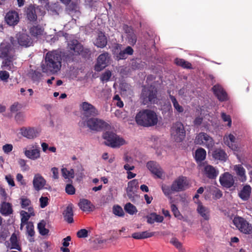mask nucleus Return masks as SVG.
Segmentation results:
<instances>
[{
	"mask_svg": "<svg viewBox=\"0 0 252 252\" xmlns=\"http://www.w3.org/2000/svg\"><path fill=\"white\" fill-rule=\"evenodd\" d=\"M62 66V57L57 51L47 52L45 55V63L41 66L43 72L54 74L57 73Z\"/></svg>",
	"mask_w": 252,
	"mask_h": 252,
	"instance_id": "f257e3e1",
	"label": "nucleus"
},
{
	"mask_svg": "<svg viewBox=\"0 0 252 252\" xmlns=\"http://www.w3.org/2000/svg\"><path fill=\"white\" fill-rule=\"evenodd\" d=\"M188 186L189 182L187 177L181 175L173 182L171 186L162 185L161 189L164 194L172 201L171 196L172 193L184 191L188 189Z\"/></svg>",
	"mask_w": 252,
	"mask_h": 252,
	"instance_id": "f03ea898",
	"label": "nucleus"
},
{
	"mask_svg": "<svg viewBox=\"0 0 252 252\" xmlns=\"http://www.w3.org/2000/svg\"><path fill=\"white\" fill-rule=\"evenodd\" d=\"M135 120L138 126L150 127L157 124L158 118L156 113L154 111L150 109H143L137 113Z\"/></svg>",
	"mask_w": 252,
	"mask_h": 252,
	"instance_id": "7ed1b4c3",
	"label": "nucleus"
},
{
	"mask_svg": "<svg viewBox=\"0 0 252 252\" xmlns=\"http://www.w3.org/2000/svg\"><path fill=\"white\" fill-rule=\"evenodd\" d=\"M140 99L144 105L155 104L158 102V89L154 85L144 86L140 94Z\"/></svg>",
	"mask_w": 252,
	"mask_h": 252,
	"instance_id": "20e7f679",
	"label": "nucleus"
},
{
	"mask_svg": "<svg viewBox=\"0 0 252 252\" xmlns=\"http://www.w3.org/2000/svg\"><path fill=\"white\" fill-rule=\"evenodd\" d=\"M68 51L75 55H80L84 58H89L91 55V51L84 48L83 45L76 39L70 40L67 43Z\"/></svg>",
	"mask_w": 252,
	"mask_h": 252,
	"instance_id": "39448f33",
	"label": "nucleus"
},
{
	"mask_svg": "<svg viewBox=\"0 0 252 252\" xmlns=\"http://www.w3.org/2000/svg\"><path fill=\"white\" fill-rule=\"evenodd\" d=\"M170 132L172 138L176 142L183 141L186 137V130L181 122H176L173 124Z\"/></svg>",
	"mask_w": 252,
	"mask_h": 252,
	"instance_id": "423d86ee",
	"label": "nucleus"
},
{
	"mask_svg": "<svg viewBox=\"0 0 252 252\" xmlns=\"http://www.w3.org/2000/svg\"><path fill=\"white\" fill-rule=\"evenodd\" d=\"M86 123L90 129L96 131L106 130L110 127V125L103 120L95 118L87 119Z\"/></svg>",
	"mask_w": 252,
	"mask_h": 252,
	"instance_id": "0eeeda50",
	"label": "nucleus"
},
{
	"mask_svg": "<svg viewBox=\"0 0 252 252\" xmlns=\"http://www.w3.org/2000/svg\"><path fill=\"white\" fill-rule=\"evenodd\" d=\"M102 137L106 140L105 144L112 148L119 147L125 143L123 138L119 137L113 132L106 131L103 133Z\"/></svg>",
	"mask_w": 252,
	"mask_h": 252,
	"instance_id": "6e6552de",
	"label": "nucleus"
},
{
	"mask_svg": "<svg viewBox=\"0 0 252 252\" xmlns=\"http://www.w3.org/2000/svg\"><path fill=\"white\" fill-rule=\"evenodd\" d=\"M233 223L241 232L246 234H252V225L244 218L235 217L233 220Z\"/></svg>",
	"mask_w": 252,
	"mask_h": 252,
	"instance_id": "1a4fd4ad",
	"label": "nucleus"
},
{
	"mask_svg": "<svg viewBox=\"0 0 252 252\" xmlns=\"http://www.w3.org/2000/svg\"><path fill=\"white\" fill-rule=\"evenodd\" d=\"M195 143L196 144L202 145L208 149L213 148L215 145L213 138L205 132H200L195 137Z\"/></svg>",
	"mask_w": 252,
	"mask_h": 252,
	"instance_id": "9d476101",
	"label": "nucleus"
},
{
	"mask_svg": "<svg viewBox=\"0 0 252 252\" xmlns=\"http://www.w3.org/2000/svg\"><path fill=\"white\" fill-rule=\"evenodd\" d=\"M80 108L82 111V114L84 117L88 119L90 117H94L98 115V111L92 104L85 101L80 105Z\"/></svg>",
	"mask_w": 252,
	"mask_h": 252,
	"instance_id": "9b49d317",
	"label": "nucleus"
},
{
	"mask_svg": "<svg viewBox=\"0 0 252 252\" xmlns=\"http://www.w3.org/2000/svg\"><path fill=\"white\" fill-rule=\"evenodd\" d=\"M38 12H40V8L38 6H36L31 4L27 6L25 9V14L28 20L32 23L36 22Z\"/></svg>",
	"mask_w": 252,
	"mask_h": 252,
	"instance_id": "f8f14e48",
	"label": "nucleus"
},
{
	"mask_svg": "<svg viewBox=\"0 0 252 252\" xmlns=\"http://www.w3.org/2000/svg\"><path fill=\"white\" fill-rule=\"evenodd\" d=\"M110 57L108 52H104L101 54L97 59L96 63L94 66V69L96 71H100L105 68L108 64Z\"/></svg>",
	"mask_w": 252,
	"mask_h": 252,
	"instance_id": "ddd939ff",
	"label": "nucleus"
},
{
	"mask_svg": "<svg viewBox=\"0 0 252 252\" xmlns=\"http://www.w3.org/2000/svg\"><path fill=\"white\" fill-rule=\"evenodd\" d=\"M0 57L1 58L16 59L15 50L11 48L9 44H1L0 45Z\"/></svg>",
	"mask_w": 252,
	"mask_h": 252,
	"instance_id": "4468645a",
	"label": "nucleus"
},
{
	"mask_svg": "<svg viewBox=\"0 0 252 252\" xmlns=\"http://www.w3.org/2000/svg\"><path fill=\"white\" fill-rule=\"evenodd\" d=\"M212 90L219 101L222 102L228 99L226 92L220 85L218 84L214 85Z\"/></svg>",
	"mask_w": 252,
	"mask_h": 252,
	"instance_id": "2eb2a0df",
	"label": "nucleus"
},
{
	"mask_svg": "<svg viewBox=\"0 0 252 252\" xmlns=\"http://www.w3.org/2000/svg\"><path fill=\"white\" fill-rule=\"evenodd\" d=\"M16 38L19 45L24 47H28L32 44L31 37L24 33H19L16 35Z\"/></svg>",
	"mask_w": 252,
	"mask_h": 252,
	"instance_id": "dca6fc26",
	"label": "nucleus"
},
{
	"mask_svg": "<svg viewBox=\"0 0 252 252\" xmlns=\"http://www.w3.org/2000/svg\"><path fill=\"white\" fill-rule=\"evenodd\" d=\"M220 182L223 187L227 188L232 187L234 184L233 176L228 172L224 173L220 177Z\"/></svg>",
	"mask_w": 252,
	"mask_h": 252,
	"instance_id": "f3484780",
	"label": "nucleus"
},
{
	"mask_svg": "<svg viewBox=\"0 0 252 252\" xmlns=\"http://www.w3.org/2000/svg\"><path fill=\"white\" fill-rule=\"evenodd\" d=\"M5 21L10 26L16 25L19 22L18 13L15 11H9L5 15Z\"/></svg>",
	"mask_w": 252,
	"mask_h": 252,
	"instance_id": "a211bd4d",
	"label": "nucleus"
},
{
	"mask_svg": "<svg viewBox=\"0 0 252 252\" xmlns=\"http://www.w3.org/2000/svg\"><path fill=\"white\" fill-rule=\"evenodd\" d=\"M146 166L151 173L157 176L158 178H161L163 174L162 170L159 164L156 162L154 161H148Z\"/></svg>",
	"mask_w": 252,
	"mask_h": 252,
	"instance_id": "6ab92c4d",
	"label": "nucleus"
},
{
	"mask_svg": "<svg viewBox=\"0 0 252 252\" xmlns=\"http://www.w3.org/2000/svg\"><path fill=\"white\" fill-rule=\"evenodd\" d=\"M73 205L72 203L69 204L63 212V216L64 220L68 223L73 222Z\"/></svg>",
	"mask_w": 252,
	"mask_h": 252,
	"instance_id": "aec40b11",
	"label": "nucleus"
},
{
	"mask_svg": "<svg viewBox=\"0 0 252 252\" xmlns=\"http://www.w3.org/2000/svg\"><path fill=\"white\" fill-rule=\"evenodd\" d=\"M46 180L39 174L34 175L32 181L34 189L36 191L42 189L46 184Z\"/></svg>",
	"mask_w": 252,
	"mask_h": 252,
	"instance_id": "412c9836",
	"label": "nucleus"
},
{
	"mask_svg": "<svg viewBox=\"0 0 252 252\" xmlns=\"http://www.w3.org/2000/svg\"><path fill=\"white\" fill-rule=\"evenodd\" d=\"M138 189V181L136 179L130 181L127 184V187L126 189V192L129 198L133 197L135 192Z\"/></svg>",
	"mask_w": 252,
	"mask_h": 252,
	"instance_id": "4be33fe9",
	"label": "nucleus"
},
{
	"mask_svg": "<svg viewBox=\"0 0 252 252\" xmlns=\"http://www.w3.org/2000/svg\"><path fill=\"white\" fill-rule=\"evenodd\" d=\"M21 133L23 136L28 139H33L38 134L37 129L33 127H22L21 128Z\"/></svg>",
	"mask_w": 252,
	"mask_h": 252,
	"instance_id": "5701e85b",
	"label": "nucleus"
},
{
	"mask_svg": "<svg viewBox=\"0 0 252 252\" xmlns=\"http://www.w3.org/2000/svg\"><path fill=\"white\" fill-rule=\"evenodd\" d=\"M197 212L206 220L210 219V210L208 208L203 205L202 203L198 201Z\"/></svg>",
	"mask_w": 252,
	"mask_h": 252,
	"instance_id": "b1692460",
	"label": "nucleus"
},
{
	"mask_svg": "<svg viewBox=\"0 0 252 252\" xmlns=\"http://www.w3.org/2000/svg\"><path fill=\"white\" fill-rule=\"evenodd\" d=\"M212 157L215 160L225 161L227 159V155L223 149H215L212 152Z\"/></svg>",
	"mask_w": 252,
	"mask_h": 252,
	"instance_id": "393cba45",
	"label": "nucleus"
},
{
	"mask_svg": "<svg viewBox=\"0 0 252 252\" xmlns=\"http://www.w3.org/2000/svg\"><path fill=\"white\" fill-rule=\"evenodd\" d=\"M203 172L207 178L211 179H216L219 174L215 168L211 165L205 166Z\"/></svg>",
	"mask_w": 252,
	"mask_h": 252,
	"instance_id": "a878e982",
	"label": "nucleus"
},
{
	"mask_svg": "<svg viewBox=\"0 0 252 252\" xmlns=\"http://www.w3.org/2000/svg\"><path fill=\"white\" fill-rule=\"evenodd\" d=\"M234 170L241 182H245L247 180L246 171L241 164L236 165L234 167Z\"/></svg>",
	"mask_w": 252,
	"mask_h": 252,
	"instance_id": "bb28decb",
	"label": "nucleus"
},
{
	"mask_svg": "<svg viewBox=\"0 0 252 252\" xmlns=\"http://www.w3.org/2000/svg\"><path fill=\"white\" fill-rule=\"evenodd\" d=\"M24 154L28 158L31 159H37L40 157L39 148L37 147L32 150H26L24 151Z\"/></svg>",
	"mask_w": 252,
	"mask_h": 252,
	"instance_id": "cd10ccee",
	"label": "nucleus"
},
{
	"mask_svg": "<svg viewBox=\"0 0 252 252\" xmlns=\"http://www.w3.org/2000/svg\"><path fill=\"white\" fill-rule=\"evenodd\" d=\"M133 49L130 46H127L124 50H121L118 54H116V59L117 60L126 59L128 55H133Z\"/></svg>",
	"mask_w": 252,
	"mask_h": 252,
	"instance_id": "c85d7f7f",
	"label": "nucleus"
},
{
	"mask_svg": "<svg viewBox=\"0 0 252 252\" xmlns=\"http://www.w3.org/2000/svg\"><path fill=\"white\" fill-rule=\"evenodd\" d=\"M107 44V39L104 33L100 32L95 41L94 45L97 47L103 48Z\"/></svg>",
	"mask_w": 252,
	"mask_h": 252,
	"instance_id": "c756f323",
	"label": "nucleus"
},
{
	"mask_svg": "<svg viewBox=\"0 0 252 252\" xmlns=\"http://www.w3.org/2000/svg\"><path fill=\"white\" fill-rule=\"evenodd\" d=\"M78 206L80 209L84 212H90L92 211L94 205L91 202L86 199H80Z\"/></svg>",
	"mask_w": 252,
	"mask_h": 252,
	"instance_id": "7c9ffc66",
	"label": "nucleus"
},
{
	"mask_svg": "<svg viewBox=\"0 0 252 252\" xmlns=\"http://www.w3.org/2000/svg\"><path fill=\"white\" fill-rule=\"evenodd\" d=\"M0 213L3 216H9L13 213L12 205L10 203L3 202L0 208Z\"/></svg>",
	"mask_w": 252,
	"mask_h": 252,
	"instance_id": "2f4dec72",
	"label": "nucleus"
},
{
	"mask_svg": "<svg viewBox=\"0 0 252 252\" xmlns=\"http://www.w3.org/2000/svg\"><path fill=\"white\" fill-rule=\"evenodd\" d=\"M251 187L250 185H245L239 193V196L243 200L246 201L249 199L251 193Z\"/></svg>",
	"mask_w": 252,
	"mask_h": 252,
	"instance_id": "473e14b6",
	"label": "nucleus"
},
{
	"mask_svg": "<svg viewBox=\"0 0 252 252\" xmlns=\"http://www.w3.org/2000/svg\"><path fill=\"white\" fill-rule=\"evenodd\" d=\"M26 233L28 235V239L31 242L34 241V236L35 231L34 230V225L32 222L29 221L27 223L26 226Z\"/></svg>",
	"mask_w": 252,
	"mask_h": 252,
	"instance_id": "72a5a7b5",
	"label": "nucleus"
},
{
	"mask_svg": "<svg viewBox=\"0 0 252 252\" xmlns=\"http://www.w3.org/2000/svg\"><path fill=\"white\" fill-rule=\"evenodd\" d=\"M206 157V152L202 148H198L195 153V159L197 162L203 161Z\"/></svg>",
	"mask_w": 252,
	"mask_h": 252,
	"instance_id": "f704fd0d",
	"label": "nucleus"
},
{
	"mask_svg": "<svg viewBox=\"0 0 252 252\" xmlns=\"http://www.w3.org/2000/svg\"><path fill=\"white\" fill-rule=\"evenodd\" d=\"M10 249H16L19 251H22V248L18 241L17 237L15 233H13L10 238Z\"/></svg>",
	"mask_w": 252,
	"mask_h": 252,
	"instance_id": "c9c22d12",
	"label": "nucleus"
},
{
	"mask_svg": "<svg viewBox=\"0 0 252 252\" xmlns=\"http://www.w3.org/2000/svg\"><path fill=\"white\" fill-rule=\"evenodd\" d=\"M28 76L32 79L34 82H39L42 77V74L39 71L31 69L29 70Z\"/></svg>",
	"mask_w": 252,
	"mask_h": 252,
	"instance_id": "e433bc0d",
	"label": "nucleus"
},
{
	"mask_svg": "<svg viewBox=\"0 0 252 252\" xmlns=\"http://www.w3.org/2000/svg\"><path fill=\"white\" fill-rule=\"evenodd\" d=\"M43 30L40 25H36L32 27L30 29V32L32 36L37 37L42 34Z\"/></svg>",
	"mask_w": 252,
	"mask_h": 252,
	"instance_id": "4c0bfd02",
	"label": "nucleus"
},
{
	"mask_svg": "<svg viewBox=\"0 0 252 252\" xmlns=\"http://www.w3.org/2000/svg\"><path fill=\"white\" fill-rule=\"evenodd\" d=\"M175 63L184 68L190 69L192 68L191 64L188 61L182 59L176 58L175 60Z\"/></svg>",
	"mask_w": 252,
	"mask_h": 252,
	"instance_id": "58836bf2",
	"label": "nucleus"
},
{
	"mask_svg": "<svg viewBox=\"0 0 252 252\" xmlns=\"http://www.w3.org/2000/svg\"><path fill=\"white\" fill-rule=\"evenodd\" d=\"M126 32L127 33V39L128 43L131 45H134L135 44L137 41V37L136 34L134 33V32L131 30H126Z\"/></svg>",
	"mask_w": 252,
	"mask_h": 252,
	"instance_id": "ea45409f",
	"label": "nucleus"
},
{
	"mask_svg": "<svg viewBox=\"0 0 252 252\" xmlns=\"http://www.w3.org/2000/svg\"><path fill=\"white\" fill-rule=\"evenodd\" d=\"M169 98L173 103L175 109L176 110L178 113H182L184 110V108L179 104L175 97L170 94Z\"/></svg>",
	"mask_w": 252,
	"mask_h": 252,
	"instance_id": "a19ab883",
	"label": "nucleus"
},
{
	"mask_svg": "<svg viewBox=\"0 0 252 252\" xmlns=\"http://www.w3.org/2000/svg\"><path fill=\"white\" fill-rule=\"evenodd\" d=\"M46 222L44 220H42L37 224V228L39 233L43 236L48 234L49 230L45 228Z\"/></svg>",
	"mask_w": 252,
	"mask_h": 252,
	"instance_id": "79ce46f5",
	"label": "nucleus"
},
{
	"mask_svg": "<svg viewBox=\"0 0 252 252\" xmlns=\"http://www.w3.org/2000/svg\"><path fill=\"white\" fill-rule=\"evenodd\" d=\"M3 59L4 60L2 63V67L6 69L11 70L13 66V62L16 59H10V58H5Z\"/></svg>",
	"mask_w": 252,
	"mask_h": 252,
	"instance_id": "37998d69",
	"label": "nucleus"
},
{
	"mask_svg": "<svg viewBox=\"0 0 252 252\" xmlns=\"http://www.w3.org/2000/svg\"><path fill=\"white\" fill-rule=\"evenodd\" d=\"M66 10L68 13L70 15L79 12V7L77 4L74 2H72L69 4L67 6Z\"/></svg>",
	"mask_w": 252,
	"mask_h": 252,
	"instance_id": "c03bdc74",
	"label": "nucleus"
},
{
	"mask_svg": "<svg viewBox=\"0 0 252 252\" xmlns=\"http://www.w3.org/2000/svg\"><path fill=\"white\" fill-rule=\"evenodd\" d=\"M170 200V204H171V211L175 216V218H177L178 220H182L183 219V216L182 215V214L180 213V211H179L176 205L173 204V200H172V201L171 200Z\"/></svg>",
	"mask_w": 252,
	"mask_h": 252,
	"instance_id": "a18cd8bd",
	"label": "nucleus"
},
{
	"mask_svg": "<svg viewBox=\"0 0 252 252\" xmlns=\"http://www.w3.org/2000/svg\"><path fill=\"white\" fill-rule=\"evenodd\" d=\"M62 173L63 176L65 179L73 178L74 177V172L72 169L68 170L66 168H63L62 169Z\"/></svg>",
	"mask_w": 252,
	"mask_h": 252,
	"instance_id": "49530a36",
	"label": "nucleus"
},
{
	"mask_svg": "<svg viewBox=\"0 0 252 252\" xmlns=\"http://www.w3.org/2000/svg\"><path fill=\"white\" fill-rule=\"evenodd\" d=\"M124 209L130 215H133L137 212L136 207L131 203H126L124 207Z\"/></svg>",
	"mask_w": 252,
	"mask_h": 252,
	"instance_id": "de8ad7c7",
	"label": "nucleus"
},
{
	"mask_svg": "<svg viewBox=\"0 0 252 252\" xmlns=\"http://www.w3.org/2000/svg\"><path fill=\"white\" fill-rule=\"evenodd\" d=\"M113 213L116 216L123 217L125 215L122 208L119 205H115L113 207Z\"/></svg>",
	"mask_w": 252,
	"mask_h": 252,
	"instance_id": "09e8293b",
	"label": "nucleus"
},
{
	"mask_svg": "<svg viewBox=\"0 0 252 252\" xmlns=\"http://www.w3.org/2000/svg\"><path fill=\"white\" fill-rule=\"evenodd\" d=\"M111 76V72L110 70H107L102 74L100 79L101 81L102 82H107L109 81Z\"/></svg>",
	"mask_w": 252,
	"mask_h": 252,
	"instance_id": "8fccbe9b",
	"label": "nucleus"
},
{
	"mask_svg": "<svg viewBox=\"0 0 252 252\" xmlns=\"http://www.w3.org/2000/svg\"><path fill=\"white\" fill-rule=\"evenodd\" d=\"M21 215L22 216L21 218V224L22 223H27L30 218L31 217V215H30L28 213L25 211H22L21 212ZM22 227V225L21 226Z\"/></svg>",
	"mask_w": 252,
	"mask_h": 252,
	"instance_id": "3c124183",
	"label": "nucleus"
},
{
	"mask_svg": "<svg viewBox=\"0 0 252 252\" xmlns=\"http://www.w3.org/2000/svg\"><path fill=\"white\" fill-rule=\"evenodd\" d=\"M25 115L24 113L19 112L15 116V119L18 124H22L25 121Z\"/></svg>",
	"mask_w": 252,
	"mask_h": 252,
	"instance_id": "603ef678",
	"label": "nucleus"
},
{
	"mask_svg": "<svg viewBox=\"0 0 252 252\" xmlns=\"http://www.w3.org/2000/svg\"><path fill=\"white\" fill-rule=\"evenodd\" d=\"M113 101L115 102V104L117 107L119 108H122L124 106V103L122 101L119 95H115L113 97Z\"/></svg>",
	"mask_w": 252,
	"mask_h": 252,
	"instance_id": "864d4df0",
	"label": "nucleus"
},
{
	"mask_svg": "<svg viewBox=\"0 0 252 252\" xmlns=\"http://www.w3.org/2000/svg\"><path fill=\"white\" fill-rule=\"evenodd\" d=\"M89 231L86 229H81L77 232V236L79 238H85L88 236Z\"/></svg>",
	"mask_w": 252,
	"mask_h": 252,
	"instance_id": "5fc2aeb1",
	"label": "nucleus"
},
{
	"mask_svg": "<svg viewBox=\"0 0 252 252\" xmlns=\"http://www.w3.org/2000/svg\"><path fill=\"white\" fill-rule=\"evenodd\" d=\"M65 190L66 193L69 195H73L75 193V189L74 186L70 184H67L65 187Z\"/></svg>",
	"mask_w": 252,
	"mask_h": 252,
	"instance_id": "6e6d98bb",
	"label": "nucleus"
},
{
	"mask_svg": "<svg viewBox=\"0 0 252 252\" xmlns=\"http://www.w3.org/2000/svg\"><path fill=\"white\" fill-rule=\"evenodd\" d=\"M31 203V200L26 197H22L21 198V205L22 208H26L30 206Z\"/></svg>",
	"mask_w": 252,
	"mask_h": 252,
	"instance_id": "4d7b16f0",
	"label": "nucleus"
},
{
	"mask_svg": "<svg viewBox=\"0 0 252 252\" xmlns=\"http://www.w3.org/2000/svg\"><path fill=\"white\" fill-rule=\"evenodd\" d=\"M49 199L47 197L41 196L39 198L40 206L42 208L46 207L48 204Z\"/></svg>",
	"mask_w": 252,
	"mask_h": 252,
	"instance_id": "13d9d810",
	"label": "nucleus"
},
{
	"mask_svg": "<svg viewBox=\"0 0 252 252\" xmlns=\"http://www.w3.org/2000/svg\"><path fill=\"white\" fill-rule=\"evenodd\" d=\"M22 108V105L18 102H15L10 107V111L11 112H15Z\"/></svg>",
	"mask_w": 252,
	"mask_h": 252,
	"instance_id": "bf43d9fd",
	"label": "nucleus"
},
{
	"mask_svg": "<svg viewBox=\"0 0 252 252\" xmlns=\"http://www.w3.org/2000/svg\"><path fill=\"white\" fill-rule=\"evenodd\" d=\"M224 143L225 145L228 146L232 150L236 151L237 150V147L235 145H232L231 143H230V141L228 139V138L226 136H225L223 137Z\"/></svg>",
	"mask_w": 252,
	"mask_h": 252,
	"instance_id": "052dcab7",
	"label": "nucleus"
},
{
	"mask_svg": "<svg viewBox=\"0 0 252 252\" xmlns=\"http://www.w3.org/2000/svg\"><path fill=\"white\" fill-rule=\"evenodd\" d=\"M142 239L149 238L152 237L154 236L155 234V232H149L148 231H142Z\"/></svg>",
	"mask_w": 252,
	"mask_h": 252,
	"instance_id": "680f3d73",
	"label": "nucleus"
},
{
	"mask_svg": "<svg viewBox=\"0 0 252 252\" xmlns=\"http://www.w3.org/2000/svg\"><path fill=\"white\" fill-rule=\"evenodd\" d=\"M2 150L6 154H8L13 150V146L12 144H6L2 146Z\"/></svg>",
	"mask_w": 252,
	"mask_h": 252,
	"instance_id": "e2e57ef3",
	"label": "nucleus"
},
{
	"mask_svg": "<svg viewBox=\"0 0 252 252\" xmlns=\"http://www.w3.org/2000/svg\"><path fill=\"white\" fill-rule=\"evenodd\" d=\"M9 77V74L6 71H0V79L2 80H7Z\"/></svg>",
	"mask_w": 252,
	"mask_h": 252,
	"instance_id": "0e129e2a",
	"label": "nucleus"
},
{
	"mask_svg": "<svg viewBox=\"0 0 252 252\" xmlns=\"http://www.w3.org/2000/svg\"><path fill=\"white\" fill-rule=\"evenodd\" d=\"M221 118L223 121L228 122V126H230L231 124V119L229 115H226L224 113L221 114Z\"/></svg>",
	"mask_w": 252,
	"mask_h": 252,
	"instance_id": "69168bd1",
	"label": "nucleus"
},
{
	"mask_svg": "<svg viewBox=\"0 0 252 252\" xmlns=\"http://www.w3.org/2000/svg\"><path fill=\"white\" fill-rule=\"evenodd\" d=\"M170 243L177 249H180L182 247V243L177 238H172L170 241Z\"/></svg>",
	"mask_w": 252,
	"mask_h": 252,
	"instance_id": "338daca9",
	"label": "nucleus"
},
{
	"mask_svg": "<svg viewBox=\"0 0 252 252\" xmlns=\"http://www.w3.org/2000/svg\"><path fill=\"white\" fill-rule=\"evenodd\" d=\"M5 180L8 183L9 185L11 187L15 186V183L12 176L11 175H8L5 176Z\"/></svg>",
	"mask_w": 252,
	"mask_h": 252,
	"instance_id": "774afa93",
	"label": "nucleus"
}]
</instances>
